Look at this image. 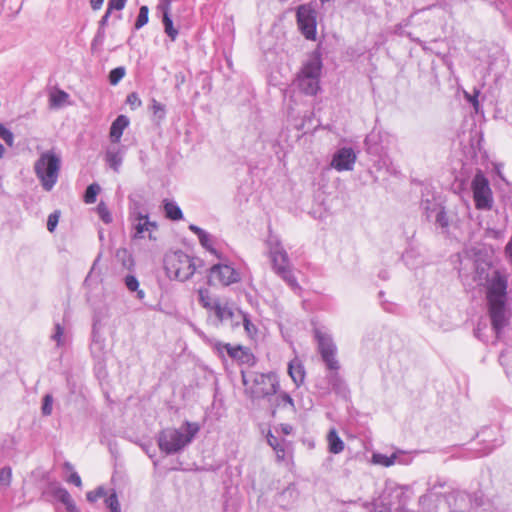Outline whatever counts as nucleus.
<instances>
[{
	"label": "nucleus",
	"mask_w": 512,
	"mask_h": 512,
	"mask_svg": "<svg viewBox=\"0 0 512 512\" xmlns=\"http://www.w3.org/2000/svg\"><path fill=\"white\" fill-rule=\"evenodd\" d=\"M213 310L221 322L231 321V324L235 325V322L238 321V311H234L228 305H222L220 302L216 301L213 304Z\"/></svg>",
	"instance_id": "nucleus-22"
},
{
	"label": "nucleus",
	"mask_w": 512,
	"mask_h": 512,
	"mask_svg": "<svg viewBox=\"0 0 512 512\" xmlns=\"http://www.w3.org/2000/svg\"><path fill=\"white\" fill-rule=\"evenodd\" d=\"M378 136L374 133L367 135L365 139V147L369 154L377 155L381 151V146L377 142Z\"/></svg>",
	"instance_id": "nucleus-31"
},
{
	"label": "nucleus",
	"mask_w": 512,
	"mask_h": 512,
	"mask_svg": "<svg viewBox=\"0 0 512 512\" xmlns=\"http://www.w3.org/2000/svg\"><path fill=\"white\" fill-rule=\"evenodd\" d=\"M281 430L284 434L288 435L292 432L293 428L289 424H281Z\"/></svg>",
	"instance_id": "nucleus-60"
},
{
	"label": "nucleus",
	"mask_w": 512,
	"mask_h": 512,
	"mask_svg": "<svg viewBox=\"0 0 512 512\" xmlns=\"http://www.w3.org/2000/svg\"><path fill=\"white\" fill-rule=\"evenodd\" d=\"M197 262L202 264V260L190 257L181 250L167 253L164 257V269L170 279L181 282L189 280L197 270Z\"/></svg>",
	"instance_id": "nucleus-3"
},
{
	"label": "nucleus",
	"mask_w": 512,
	"mask_h": 512,
	"mask_svg": "<svg viewBox=\"0 0 512 512\" xmlns=\"http://www.w3.org/2000/svg\"><path fill=\"white\" fill-rule=\"evenodd\" d=\"M68 97V93L59 89L50 95V104L54 107H60L68 99Z\"/></svg>",
	"instance_id": "nucleus-39"
},
{
	"label": "nucleus",
	"mask_w": 512,
	"mask_h": 512,
	"mask_svg": "<svg viewBox=\"0 0 512 512\" xmlns=\"http://www.w3.org/2000/svg\"><path fill=\"white\" fill-rule=\"evenodd\" d=\"M100 186L97 183L90 184L84 193V202L87 204H92L96 201V197L100 192Z\"/></svg>",
	"instance_id": "nucleus-34"
},
{
	"label": "nucleus",
	"mask_w": 512,
	"mask_h": 512,
	"mask_svg": "<svg viewBox=\"0 0 512 512\" xmlns=\"http://www.w3.org/2000/svg\"><path fill=\"white\" fill-rule=\"evenodd\" d=\"M356 161V154L351 147L338 149L332 158L331 166L337 171H351Z\"/></svg>",
	"instance_id": "nucleus-14"
},
{
	"label": "nucleus",
	"mask_w": 512,
	"mask_h": 512,
	"mask_svg": "<svg viewBox=\"0 0 512 512\" xmlns=\"http://www.w3.org/2000/svg\"><path fill=\"white\" fill-rule=\"evenodd\" d=\"M52 409H53V396L51 394H46L43 397L41 413L43 416H49L52 413Z\"/></svg>",
	"instance_id": "nucleus-44"
},
{
	"label": "nucleus",
	"mask_w": 512,
	"mask_h": 512,
	"mask_svg": "<svg viewBox=\"0 0 512 512\" xmlns=\"http://www.w3.org/2000/svg\"><path fill=\"white\" fill-rule=\"evenodd\" d=\"M199 430L198 423L188 420L179 429L166 428L160 431L158 435L159 449L167 455L176 454L193 441Z\"/></svg>",
	"instance_id": "nucleus-1"
},
{
	"label": "nucleus",
	"mask_w": 512,
	"mask_h": 512,
	"mask_svg": "<svg viewBox=\"0 0 512 512\" xmlns=\"http://www.w3.org/2000/svg\"><path fill=\"white\" fill-rule=\"evenodd\" d=\"M67 482L71 483V484H74L77 487H81L82 486V481H81V478H80L79 474L77 472H74V471L68 477Z\"/></svg>",
	"instance_id": "nucleus-53"
},
{
	"label": "nucleus",
	"mask_w": 512,
	"mask_h": 512,
	"mask_svg": "<svg viewBox=\"0 0 512 512\" xmlns=\"http://www.w3.org/2000/svg\"><path fill=\"white\" fill-rule=\"evenodd\" d=\"M444 497L450 507L449 512H469L467 503L472 501L469 493L461 490H453L450 493H445Z\"/></svg>",
	"instance_id": "nucleus-16"
},
{
	"label": "nucleus",
	"mask_w": 512,
	"mask_h": 512,
	"mask_svg": "<svg viewBox=\"0 0 512 512\" xmlns=\"http://www.w3.org/2000/svg\"><path fill=\"white\" fill-rule=\"evenodd\" d=\"M125 74H126V69L123 66H119V67L112 69L108 76L109 83L113 86L117 85L123 79Z\"/></svg>",
	"instance_id": "nucleus-37"
},
{
	"label": "nucleus",
	"mask_w": 512,
	"mask_h": 512,
	"mask_svg": "<svg viewBox=\"0 0 512 512\" xmlns=\"http://www.w3.org/2000/svg\"><path fill=\"white\" fill-rule=\"evenodd\" d=\"M199 303L207 309H213L212 300L207 289H199L198 291Z\"/></svg>",
	"instance_id": "nucleus-43"
},
{
	"label": "nucleus",
	"mask_w": 512,
	"mask_h": 512,
	"mask_svg": "<svg viewBox=\"0 0 512 512\" xmlns=\"http://www.w3.org/2000/svg\"><path fill=\"white\" fill-rule=\"evenodd\" d=\"M372 458L374 463L382 465L384 467H390L396 463L397 455L392 454L390 456H387L381 453H375L373 454Z\"/></svg>",
	"instance_id": "nucleus-32"
},
{
	"label": "nucleus",
	"mask_w": 512,
	"mask_h": 512,
	"mask_svg": "<svg viewBox=\"0 0 512 512\" xmlns=\"http://www.w3.org/2000/svg\"><path fill=\"white\" fill-rule=\"evenodd\" d=\"M149 20V8L146 5H143L139 9V13L137 16V19L134 24L135 30L141 29L143 26H145L148 23Z\"/></svg>",
	"instance_id": "nucleus-33"
},
{
	"label": "nucleus",
	"mask_w": 512,
	"mask_h": 512,
	"mask_svg": "<svg viewBox=\"0 0 512 512\" xmlns=\"http://www.w3.org/2000/svg\"><path fill=\"white\" fill-rule=\"evenodd\" d=\"M272 406H273V410H272V414L274 415L275 412H276V408H279V407H286V406H290L292 410H295V404H294V400L292 399V397L286 393V392H281V393H278L275 397V400L274 402L272 403Z\"/></svg>",
	"instance_id": "nucleus-29"
},
{
	"label": "nucleus",
	"mask_w": 512,
	"mask_h": 512,
	"mask_svg": "<svg viewBox=\"0 0 512 512\" xmlns=\"http://www.w3.org/2000/svg\"><path fill=\"white\" fill-rule=\"evenodd\" d=\"M413 255H414V251H413V250H407V251L403 254L402 258H403V260L406 262V264H407V265H410V264H411V263H410V258H412V257H413Z\"/></svg>",
	"instance_id": "nucleus-58"
},
{
	"label": "nucleus",
	"mask_w": 512,
	"mask_h": 512,
	"mask_svg": "<svg viewBox=\"0 0 512 512\" xmlns=\"http://www.w3.org/2000/svg\"><path fill=\"white\" fill-rule=\"evenodd\" d=\"M240 320L243 322V326L248 335L252 336L257 333L256 326L250 321L248 316L241 311H238V321L235 322V325H238Z\"/></svg>",
	"instance_id": "nucleus-35"
},
{
	"label": "nucleus",
	"mask_w": 512,
	"mask_h": 512,
	"mask_svg": "<svg viewBox=\"0 0 512 512\" xmlns=\"http://www.w3.org/2000/svg\"><path fill=\"white\" fill-rule=\"evenodd\" d=\"M123 265H124V267H126L128 269L131 268V266L133 265V259L131 258V256H129L128 261L123 262Z\"/></svg>",
	"instance_id": "nucleus-62"
},
{
	"label": "nucleus",
	"mask_w": 512,
	"mask_h": 512,
	"mask_svg": "<svg viewBox=\"0 0 512 512\" xmlns=\"http://www.w3.org/2000/svg\"><path fill=\"white\" fill-rule=\"evenodd\" d=\"M268 246L274 272L294 291L300 289L297 279L293 274L289 256L280 241L276 238H270Z\"/></svg>",
	"instance_id": "nucleus-5"
},
{
	"label": "nucleus",
	"mask_w": 512,
	"mask_h": 512,
	"mask_svg": "<svg viewBox=\"0 0 512 512\" xmlns=\"http://www.w3.org/2000/svg\"><path fill=\"white\" fill-rule=\"evenodd\" d=\"M59 218H60V212L59 211H54L53 213H51L49 216H48V219H47V229L49 232H53L59 222Z\"/></svg>",
	"instance_id": "nucleus-48"
},
{
	"label": "nucleus",
	"mask_w": 512,
	"mask_h": 512,
	"mask_svg": "<svg viewBox=\"0 0 512 512\" xmlns=\"http://www.w3.org/2000/svg\"><path fill=\"white\" fill-rule=\"evenodd\" d=\"M424 212L428 220H433L443 230L449 227V220L445 208L437 203L426 202Z\"/></svg>",
	"instance_id": "nucleus-17"
},
{
	"label": "nucleus",
	"mask_w": 512,
	"mask_h": 512,
	"mask_svg": "<svg viewBox=\"0 0 512 512\" xmlns=\"http://www.w3.org/2000/svg\"><path fill=\"white\" fill-rule=\"evenodd\" d=\"M163 208L165 216L172 221H179L183 219V212L179 205L172 200L164 199Z\"/></svg>",
	"instance_id": "nucleus-26"
},
{
	"label": "nucleus",
	"mask_w": 512,
	"mask_h": 512,
	"mask_svg": "<svg viewBox=\"0 0 512 512\" xmlns=\"http://www.w3.org/2000/svg\"><path fill=\"white\" fill-rule=\"evenodd\" d=\"M488 306L492 329L496 334V338L500 339L502 330L508 323L506 301H491L488 302Z\"/></svg>",
	"instance_id": "nucleus-13"
},
{
	"label": "nucleus",
	"mask_w": 512,
	"mask_h": 512,
	"mask_svg": "<svg viewBox=\"0 0 512 512\" xmlns=\"http://www.w3.org/2000/svg\"><path fill=\"white\" fill-rule=\"evenodd\" d=\"M125 149L123 146H110L105 153V161L115 172H119L123 162Z\"/></svg>",
	"instance_id": "nucleus-19"
},
{
	"label": "nucleus",
	"mask_w": 512,
	"mask_h": 512,
	"mask_svg": "<svg viewBox=\"0 0 512 512\" xmlns=\"http://www.w3.org/2000/svg\"><path fill=\"white\" fill-rule=\"evenodd\" d=\"M469 495L471 496L472 501L467 503V508H469L471 506L479 507L483 504L481 496H479L477 493L469 494Z\"/></svg>",
	"instance_id": "nucleus-55"
},
{
	"label": "nucleus",
	"mask_w": 512,
	"mask_h": 512,
	"mask_svg": "<svg viewBox=\"0 0 512 512\" xmlns=\"http://www.w3.org/2000/svg\"><path fill=\"white\" fill-rule=\"evenodd\" d=\"M475 207L479 210H490L493 206V195L488 178L478 170L471 182Z\"/></svg>",
	"instance_id": "nucleus-8"
},
{
	"label": "nucleus",
	"mask_w": 512,
	"mask_h": 512,
	"mask_svg": "<svg viewBox=\"0 0 512 512\" xmlns=\"http://www.w3.org/2000/svg\"><path fill=\"white\" fill-rule=\"evenodd\" d=\"M147 230L149 232V238L151 240H156V238L152 235L154 231L158 229V225L155 221H150L149 216L147 215Z\"/></svg>",
	"instance_id": "nucleus-54"
},
{
	"label": "nucleus",
	"mask_w": 512,
	"mask_h": 512,
	"mask_svg": "<svg viewBox=\"0 0 512 512\" xmlns=\"http://www.w3.org/2000/svg\"><path fill=\"white\" fill-rule=\"evenodd\" d=\"M315 339L318 344V352L326 368L330 370H339L340 362L337 359V346L332 337L320 330H315Z\"/></svg>",
	"instance_id": "nucleus-9"
},
{
	"label": "nucleus",
	"mask_w": 512,
	"mask_h": 512,
	"mask_svg": "<svg viewBox=\"0 0 512 512\" xmlns=\"http://www.w3.org/2000/svg\"><path fill=\"white\" fill-rule=\"evenodd\" d=\"M328 451L332 454H339L344 450V442L335 429H331L327 435Z\"/></svg>",
	"instance_id": "nucleus-28"
},
{
	"label": "nucleus",
	"mask_w": 512,
	"mask_h": 512,
	"mask_svg": "<svg viewBox=\"0 0 512 512\" xmlns=\"http://www.w3.org/2000/svg\"><path fill=\"white\" fill-rule=\"evenodd\" d=\"M153 116L158 119V121H161L166 116V109L165 105L158 102L156 99L151 100V106H150Z\"/></svg>",
	"instance_id": "nucleus-38"
},
{
	"label": "nucleus",
	"mask_w": 512,
	"mask_h": 512,
	"mask_svg": "<svg viewBox=\"0 0 512 512\" xmlns=\"http://www.w3.org/2000/svg\"><path fill=\"white\" fill-rule=\"evenodd\" d=\"M97 213H98V216L100 217V219L105 223V224H109L112 222L113 218H112V215L107 207V205L101 201L98 205H97Z\"/></svg>",
	"instance_id": "nucleus-40"
},
{
	"label": "nucleus",
	"mask_w": 512,
	"mask_h": 512,
	"mask_svg": "<svg viewBox=\"0 0 512 512\" xmlns=\"http://www.w3.org/2000/svg\"><path fill=\"white\" fill-rule=\"evenodd\" d=\"M487 286V301H506L508 279L507 274L500 270H493L491 278L485 283Z\"/></svg>",
	"instance_id": "nucleus-12"
},
{
	"label": "nucleus",
	"mask_w": 512,
	"mask_h": 512,
	"mask_svg": "<svg viewBox=\"0 0 512 512\" xmlns=\"http://www.w3.org/2000/svg\"><path fill=\"white\" fill-rule=\"evenodd\" d=\"M189 230L198 236L199 242L207 251L215 255L217 258L221 259V256L218 254L217 250L212 246V236L205 231L204 229L198 227L197 225L190 224Z\"/></svg>",
	"instance_id": "nucleus-21"
},
{
	"label": "nucleus",
	"mask_w": 512,
	"mask_h": 512,
	"mask_svg": "<svg viewBox=\"0 0 512 512\" xmlns=\"http://www.w3.org/2000/svg\"><path fill=\"white\" fill-rule=\"evenodd\" d=\"M267 442L274 449V451L277 454V457L282 460L283 455L282 456L279 455V452H282V454L285 453V448H284V444L282 443V441H280L276 436H274L272 433L269 432L267 435Z\"/></svg>",
	"instance_id": "nucleus-36"
},
{
	"label": "nucleus",
	"mask_w": 512,
	"mask_h": 512,
	"mask_svg": "<svg viewBox=\"0 0 512 512\" xmlns=\"http://www.w3.org/2000/svg\"><path fill=\"white\" fill-rule=\"evenodd\" d=\"M241 280L240 273L228 264L218 263L209 269L208 283L229 286Z\"/></svg>",
	"instance_id": "nucleus-11"
},
{
	"label": "nucleus",
	"mask_w": 512,
	"mask_h": 512,
	"mask_svg": "<svg viewBox=\"0 0 512 512\" xmlns=\"http://www.w3.org/2000/svg\"><path fill=\"white\" fill-rule=\"evenodd\" d=\"M133 215L136 220H138V223L135 224V238H142V234L148 229L147 228V214H143L140 211H137L136 208H134Z\"/></svg>",
	"instance_id": "nucleus-30"
},
{
	"label": "nucleus",
	"mask_w": 512,
	"mask_h": 512,
	"mask_svg": "<svg viewBox=\"0 0 512 512\" xmlns=\"http://www.w3.org/2000/svg\"><path fill=\"white\" fill-rule=\"evenodd\" d=\"M211 346L221 358H224L225 354H227L232 360L236 361L240 365L253 367L256 364V357L248 347H244L242 345L234 346L218 340L211 342Z\"/></svg>",
	"instance_id": "nucleus-7"
},
{
	"label": "nucleus",
	"mask_w": 512,
	"mask_h": 512,
	"mask_svg": "<svg viewBox=\"0 0 512 512\" xmlns=\"http://www.w3.org/2000/svg\"><path fill=\"white\" fill-rule=\"evenodd\" d=\"M127 1L128 0H109L107 9L110 11H113V10L120 11L125 7Z\"/></svg>",
	"instance_id": "nucleus-52"
},
{
	"label": "nucleus",
	"mask_w": 512,
	"mask_h": 512,
	"mask_svg": "<svg viewBox=\"0 0 512 512\" xmlns=\"http://www.w3.org/2000/svg\"><path fill=\"white\" fill-rule=\"evenodd\" d=\"M112 11L106 10L105 14L101 17L99 23H98V29L105 30L106 25L108 24L109 17L111 15Z\"/></svg>",
	"instance_id": "nucleus-56"
},
{
	"label": "nucleus",
	"mask_w": 512,
	"mask_h": 512,
	"mask_svg": "<svg viewBox=\"0 0 512 512\" xmlns=\"http://www.w3.org/2000/svg\"><path fill=\"white\" fill-rule=\"evenodd\" d=\"M105 36H106L105 30L97 29V32L91 42L92 51H95L102 47L104 40H105Z\"/></svg>",
	"instance_id": "nucleus-45"
},
{
	"label": "nucleus",
	"mask_w": 512,
	"mask_h": 512,
	"mask_svg": "<svg viewBox=\"0 0 512 512\" xmlns=\"http://www.w3.org/2000/svg\"><path fill=\"white\" fill-rule=\"evenodd\" d=\"M63 334L64 328L60 323H56L54 327V333L52 335V339L57 343V346H61L63 344Z\"/></svg>",
	"instance_id": "nucleus-49"
},
{
	"label": "nucleus",
	"mask_w": 512,
	"mask_h": 512,
	"mask_svg": "<svg viewBox=\"0 0 512 512\" xmlns=\"http://www.w3.org/2000/svg\"><path fill=\"white\" fill-rule=\"evenodd\" d=\"M12 482V469L9 466L0 468V486L9 487Z\"/></svg>",
	"instance_id": "nucleus-41"
},
{
	"label": "nucleus",
	"mask_w": 512,
	"mask_h": 512,
	"mask_svg": "<svg viewBox=\"0 0 512 512\" xmlns=\"http://www.w3.org/2000/svg\"><path fill=\"white\" fill-rule=\"evenodd\" d=\"M474 335L475 337H477L478 339L482 340V341H486V339H484L483 337V333H482V328H481V324L479 323L478 326L474 329Z\"/></svg>",
	"instance_id": "nucleus-59"
},
{
	"label": "nucleus",
	"mask_w": 512,
	"mask_h": 512,
	"mask_svg": "<svg viewBox=\"0 0 512 512\" xmlns=\"http://www.w3.org/2000/svg\"><path fill=\"white\" fill-rule=\"evenodd\" d=\"M478 92L474 95V97L470 98V102L473 104V106L476 108L478 105L477 101Z\"/></svg>",
	"instance_id": "nucleus-64"
},
{
	"label": "nucleus",
	"mask_w": 512,
	"mask_h": 512,
	"mask_svg": "<svg viewBox=\"0 0 512 512\" xmlns=\"http://www.w3.org/2000/svg\"><path fill=\"white\" fill-rule=\"evenodd\" d=\"M326 379L335 393L344 395L348 392V387L339 374V370H330L326 375Z\"/></svg>",
	"instance_id": "nucleus-24"
},
{
	"label": "nucleus",
	"mask_w": 512,
	"mask_h": 512,
	"mask_svg": "<svg viewBox=\"0 0 512 512\" xmlns=\"http://www.w3.org/2000/svg\"><path fill=\"white\" fill-rule=\"evenodd\" d=\"M129 123V118L125 115L117 116V118L112 122L110 127V140L113 144H118L120 142L123 131L128 127Z\"/></svg>",
	"instance_id": "nucleus-20"
},
{
	"label": "nucleus",
	"mask_w": 512,
	"mask_h": 512,
	"mask_svg": "<svg viewBox=\"0 0 512 512\" xmlns=\"http://www.w3.org/2000/svg\"><path fill=\"white\" fill-rule=\"evenodd\" d=\"M322 59L319 52L314 51L303 64L298 74V86L306 95H316L320 89Z\"/></svg>",
	"instance_id": "nucleus-6"
},
{
	"label": "nucleus",
	"mask_w": 512,
	"mask_h": 512,
	"mask_svg": "<svg viewBox=\"0 0 512 512\" xmlns=\"http://www.w3.org/2000/svg\"><path fill=\"white\" fill-rule=\"evenodd\" d=\"M126 102L131 106L132 109H136L141 106L142 102L136 92L128 94Z\"/></svg>",
	"instance_id": "nucleus-51"
},
{
	"label": "nucleus",
	"mask_w": 512,
	"mask_h": 512,
	"mask_svg": "<svg viewBox=\"0 0 512 512\" xmlns=\"http://www.w3.org/2000/svg\"><path fill=\"white\" fill-rule=\"evenodd\" d=\"M61 169V159L53 151H46L34 163V172L42 188L49 192L56 185Z\"/></svg>",
	"instance_id": "nucleus-4"
},
{
	"label": "nucleus",
	"mask_w": 512,
	"mask_h": 512,
	"mask_svg": "<svg viewBox=\"0 0 512 512\" xmlns=\"http://www.w3.org/2000/svg\"><path fill=\"white\" fill-rule=\"evenodd\" d=\"M413 40H414L417 44H419V45L422 47V49H423L424 51H430V49L428 48V46H427V45H426L422 40H420L419 38H416V39H413Z\"/></svg>",
	"instance_id": "nucleus-61"
},
{
	"label": "nucleus",
	"mask_w": 512,
	"mask_h": 512,
	"mask_svg": "<svg viewBox=\"0 0 512 512\" xmlns=\"http://www.w3.org/2000/svg\"><path fill=\"white\" fill-rule=\"evenodd\" d=\"M428 488L427 493L420 497V501L427 497L439 496L441 495L440 489L448 486V481L444 478L437 477L435 479L430 478L427 482Z\"/></svg>",
	"instance_id": "nucleus-25"
},
{
	"label": "nucleus",
	"mask_w": 512,
	"mask_h": 512,
	"mask_svg": "<svg viewBox=\"0 0 512 512\" xmlns=\"http://www.w3.org/2000/svg\"><path fill=\"white\" fill-rule=\"evenodd\" d=\"M288 373L297 387H299L305 379V368L298 358H294L289 362Z\"/></svg>",
	"instance_id": "nucleus-23"
},
{
	"label": "nucleus",
	"mask_w": 512,
	"mask_h": 512,
	"mask_svg": "<svg viewBox=\"0 0 512 512\" xmlns=\"http://www.w3.org/2000/svg\"><path fill=\"white\" fill-rule=\"evenodd\" d=\"M0 138L9 146L14 145V135L2 123H0Z\"/></svg>",
	"instance_id": "nucleus-46"
},
{
	"label": "nucleus",
	"mask_w": 512,
	"mask_h": 512,
	"mask_svg": "<svg viewBox=\"0 0 512 512\" xmlns=\"http://www.w3.org/2000/svg\"><path fill=\"white\" fill-rule=\"evenodd\" d=\"M105 504L111 510V512H121L120 503L115 491L106 497Z\"/></svg>",
	"instance_id": "nucleus-42"
},
{
	"label": "nucleus",
	"mask_w": 512,
	"mask_h": 512,
	"mask_svg": "<svg viewBox=\"0 0 512 512\" xmlns=\"http://www.w3.org/2000/svg\"><path fill=\"white\" fill-rule=\"evenodd\" d=\"M106 495V490L103 487H98L95 490L89 491L86 494V498L89 502L94 503L98 499L104 497Z\"/></svg>",
	"instance_id": "nucleus-47"
},
{
	"label": "nucleus",
	"mask_w": 512,
	"mask_h": 512,
	"mask_svg": "<svg viewBox=\"0 0 512 512\" xmlns=\"http://www.w3.org/2000/svg\"><path fill=\"white\" fill-rule=\"evenodd\" d=\"M45 493L52 495L57 501L61 502L68 512H80L67 489L57 482L49 483Z\"/></svg>",
	"instance_id": "nucleus-15"
},
{
	"label": "nucleus",
	"mask_w": 512,
	"mask_h": 512,
	"mask_svg": "<svg viewBox=\"0 0 512 512\" xmlns=\"http://www.w3.org/2000/svg\"><path fill=\"white\" fill-rule=\"evenodd\" d=\"M245 393L253 400L266 398L278 393L279 381L276 373H260L241 370Z\"/></svg>",
	"instance_id": "nucleus-2"
},
{
	"label": "nucleus",
	"mask_w": 512,
	"mask_h": 512,
	"mask_svg": "<svg viewBox=\"0 0 512 512\" xmlns=\"http://www.w3.org/2000/svg\"><path fill=\"white\" fill-rule=\"evenodd\" d=\"M136 292H137V298L138 299H140V300L144 299L145 292L143 290L137 289Z\"/></svg>",
	"instance_id": "nucleus-63"
},
{
	"label": "nucleus",
	"mask_w": 512,
	"mask_h": 512,
	"mask_svg": "<svg viewBox=\"0 0 512 512\" xmlns=\"http://www.w3.org/2000/svg\"><path fill=\"white\" fill-rule=\"evenodd\" d=\"M494 269L485 262L476 263L475 264V275H474V281L478 284H484L486 283L489 278H491V273Z\"/></svg>",
	"instance_id": "nucleus-27"
},
{
	"label": "nucleus",
	"mask_w": 512,
	"mask_h": 512,
	"mask_svg": "<svg viewBox=\"0 0 512 512\" xmlns=\"http://www.w3.org/2000/svg\"><path fill=\"white\" fill-rule=\"evenodd\" d=\"M170 6L171 0H162L158 4L157 9L162 12V22L164 25L165 33L172 41H175L178 36V30L173 26V21L170 16Z\"/></svg>",
	"instance_id": "nucleus-18"
},
{
	"label": "nucleus",
	"mask_w": 512,
	"mask_h": 512,
	"mask_svg": "<svg viewBox=\"0 0 512 512\" xmlns=\"http://www.w3.org/2000/svg\"><path fill=\"white\" fill-rule=\"evenodd\" d=\"M125 285L129 291H136L139 288V281L133 275H127L124 278Z\"/></svg>",
	"instance_id": "nucleus-50"
},
{
	"label": "nucleus",
	"mask_w": 512,
	"mask_h": 512,
	"mask_svg": "<svg viewBox=\"0 0 512 512\" xmlns=\"http://www.w3.org/2000/svg\"><path fill=\"white\" fill-rule=\"evenodd\" d=\"M104 3V0H90V6L93 10H99Z\"/></svg>",
	"instance_id": "nucleus-57"
},
{
	"label": "nucleus",
	"mask_w": 512,
	"mask_h": 512,
	"mask_svg": "<svg viewBox=\"0 0 512 512\" xmlns=\"http://www.w3.org/2000/svg\"><path fill=\"white\" fill-rule=\"evenodd\" d=\"M316 16L317 12L312 3L303 4L297 8L296 17L299 30L308 40L316 38Z\"/></svg>",
	"instance_id": "nucleus-10"
}]
</instances>
